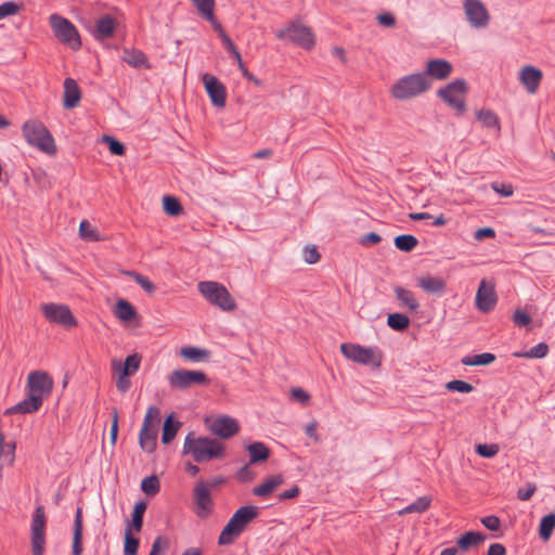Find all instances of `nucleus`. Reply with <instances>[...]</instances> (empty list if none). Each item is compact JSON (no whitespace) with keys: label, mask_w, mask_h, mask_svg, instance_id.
Masks as SVG:
<instances>
[{"label":"nucleus","mask_w":555,"mask_h":555,"mask_svg":"<svg viewBox=\"0 0 555 555\" xmlns=\"http://www.w3.org/2000/svg\"><path fill=\"white\" fill-rule=\"evenodd\" d=\"M259 515L255 505H244L236 509L218 537L219 545L232 544L246 529L247 525Z\"/></svg>","instance_id":"1"},{"label":"nucleus","mask_w":555,"mask_h":555,"mask_svg":"<svg viewBox=\"0 0 555 555\" xmlns=\"http://www.w3.org/2000/svg\"><path fill=\"white\" fill-rule=\"evenodd\" d=\"M223 452V446L215 439L208 437L195 438L193 433H190L184 439L183 453L191 454L197 463L221 457Z\"/></svg>","instance_id":"2"},{"label":"nucleus","mask_w":555,"mask_h":555,"mask_svg":"<svg viewBox=\"0 0 555 555\" xmlns=\"http://www.w3.org/2000/svg\"><path fill=\"white\" fill-rule=\"evenodd\" d=\"M431 88V79L426 74L415 73L399 78L391 87L392 98L405 101L417 98Z\"/></svg>","instance_id":"3"},{"label":"nucleus","mask_w":555,"mask_h":555,"mask_svg":"<svg viewBox=\"0 0 555 555\" xmlns=\"http://www.w3.org/2000/svg\"><path fill=\"white\" fill-rule=\"evenodd\" d=\"M22 132L29 145L37 147L48 155L56 153L54 139L41 121L27 120L22 127Z\"/></svg>","instance_id":"4"},{"label":"nucleus","mask_w":555,"mask_h":555,"mask_svg":"<svg viewBox=\"0 0 555 555\" xmlns=\"http://www.w3.org/2000/svg\"><path fill=\"white\" fill-rule=\"evenodd\" d=\"M49 24L54 37L63 44L77 51L82 42L77 27L66 17L53 13L49 17Z\"/></svg>","instance_id":"5"},{"label":"nucleus","mask_w":555,"mask_h":555,"mask_svg":"<svg viewBox=\"0 0 555 555\" xmlns=\"http://www.w3.org/2000/svg\"><path fill=\"white\" fill-rule=\"evenodd\" d=\"M197 287L206 300L221 310L232 311L236 308L235 299L222 284L215 281H203L198 283Z\"/></svg>","instance_id":"6"},{"label":"nucleus","mask_w":555,"mask_h":555,"mask_svg":"<svg viewBox=\"0 0 555 555\" xmlns=\"http://www.w3.org/2000/svg\"><path fill=\"white\" fill-rule=\"evenodd\" d=\"M160 411L157 406H149L139 434V443L144 452L152 453L157 446V429Z\"/></svg>","instance_id":"7"},{"label":"nucleus","mask_w":555,"mask_h":555,"mask_svg":"<svg viewBox=\"0 0 555 555\" xmlns=\"http://www.w3.org/2000/svg\"><path fill=\"white\" fill-rule=\"evenodd\" d=\"M340 351L345 358L362 365L380 366V354L377 348L365 347L358 344L344 343L340 345Z\"/></svg>","instance_id":"8"},{"label":"nucleus","mask_w":555,"mask_h":555,"mask_svg":"<svg viewBox=\"0 0 555 555\" xmlns=\"http://www.w3.org/2000/svg\"><path fill=\"white\" fill-rule=\"evenodd\" d=\"M467 91V85L464 79H456L446 87L440 88L437 95L449 106L455 108L460 113L465 112L466 104L464 95Z\"/></svg>","instance_id":"9"},{"label":"nucleus","mask_w":555,"mask_h":555,"mask_svg":"<svg viewBox=\"0 0 555 555\" xmlns=\"http://www.w3.org/2000/svg\"><path fill=\"white\" fill-rule=\"evenodd\" d=\"M43 317L50 322L64 328H72L77 325V319L67 305L48 302L41 306Z\"/></svg>","instance_id":"10"},{"label":"nucleus","mask_w":555,"mask_h":555,"mask_svg":"<svg viewBox=\"0 0 555 555\" xmlns=\"http://www.w3.org/2000/svg\"><path fill=\"white\" fill-rule=\"evenodd\" d=\"M279 39H288L304 49H311L314 46V35L312 30L299 23L292 22L284 29L276 33Z\"/></svg>","instance_id":"11"},{"label":"nucleus","mask_w":555,"mask_h":555,"mask_svg":"<svg viewBox=\"0 0 555 555\" xmlns=\"http://www.w3.org/2000/svg\"><path fill=\"white\" fill-rule=\"evenodd\" d=\"M168 383L171 388L184 390L194 385L208 383L207 375L202 371L175 370L168 375Z\"/></svg>","instance_id":"12"},{"label":"nucleus","mask_w":555,"mask_h":555,"mask_svg":"<svg viewBox=\"0 0 555 555\" xmlns=\"http://www.w3.org/2000/svg\"><path fill=\"white\" fill-rule=\"evenodd\" d=\"M463 8L472 27L480 29L489 25V12L480 0H464Z\"/></svg>","instance_id":"13"},{"label":"nucleus","mask_w":555,"mask_h":555,"mask_svg":"<svg viewBox=\"0 0 555 555\" xmlns=\"http://www.w3.org/2000/svg\"><path fill=\"white\" fill-rule=\"evenodd\" d=\"M53 388V379L47 373L42 371H33L28 374L27 377V389L28 392L39 396L44 399V397L49 396Z\"/></svg>","instance_id":"14"},{"label":"nucleus","mask_w":555,"mask_h":555,"mask_svg":"<svg viewBox=\"0 0 555 555\" xmlns=\"http://www.w3.org/2000/svg\"><path fill=\"white\" fill-rule=\"evenodd\" d=\"M202 81L211 103L217 107H223L227 101V91L223 83L211 74H203Z\"/></svg>","instance_id":"15"},{"label":"nucleus","mask_w":555,"mask_h":555,"mask_svg":"<svg viewBox=\"0 0 555 555\" xmlns=\"http://www.w3.org/2000/svg\"><path fill=\"white\" fill-rule=\"evenodd\" d=\"M209 429L219 438L229 439L238 433L240 425L235 418L228 415H221L211 422Z\"/></svg>","instance_id":"16"},{"label":"nucleus","mask_w":555,"mask_h":555,"mask_svg":"<svg viewBox=\"0 0 555 555\" xmlns=\"http://www.w3.org/2000/svg\"><path fill=\"white\" fill-rule=\"evenodd\" d=\"M194 501L196 504V515L199 518H206L212 511V500L209 488L206 483L199 482L194 488Z\"/></svg>","instance_id":"17"},{"label":"nucleus","mask_w":555,"mask_h":555,"mask_svg":"<svg viewBox=\"0 0 555 555\" xmlns=\"http://www.w3.org/2000/svg\"><path fill=\"white\" fill-rule=\"evenodd\" d=\"M30 544H46V514L41 505L36 507L33 514Z\"/></svg>","instance_id":"18"},{"label":"nucleus","mask_w":555,"mask_h":555,"mask_svg":"<svg viewBox=\"0 0 555 555\" xmlns=\"http://www.w3.org/2000/svg\"><path fill=\"white\" fill-rule=\"evenodd\" d=\"M496 299L493 285L482 280L476 294L477 308L482 312H489L494 308Z\"/></svg>","instance_id":"19"},{"label":"nucleus","mask_w":555,"mask_h":555,"mask_svg":"<svg viewBox=\"0 0 555 555\" xmlns=\"http://www.w3.org/2000/svg\"><path fill=\"white\" fill-rule=\"evenodd\" d=\"M542 77V72L532 65H526L519 72V81L530 94L538 91Z\"/></svg>","instance_id":"20"},{"label":"nucleus","mask_w":555,"mask_h":555,"mask_svg":"<svg viewBox=\"0 0 555 555\" xmlns=\"http://www.w3.org/2000/svg\"><path fill=\"white\" fill-rule=\"evenodd\" d=\"M116 21L108 14L102 15L95 21L94 27L90 30L93 38L104 41L113 37L116 29Z\"/></svg>","instance_id":"21"},{"label":"nucleus","mask_w":555,"mask_h":555,"mask_svg":"<svg viewBox=\"0 0 555 555\" xmlns=\"http://www.w3.org/2000/svg\"><path fill=\"white\" fill-rule=\"evenodd\" d=\"M452 73V64L442 59H434L427 62L426 70L422 74H426L429 79L444 80Z\"/></svg>","instance_id":"22"},{"label":"nucleus","mask_w":555,"mask_h":555,"mask_svg":"<svg viewBox=\"0 0 555 555\" xmlns=\"http://www.w3.org/2000/svg\"><path fill=\"white\" fill-rule=\"evenodd\" d=\"M81 99V91L77 81L73 78L64 80V96L63 106L67 109L74 108L78 105Z\"/></svg>","instance_id":"23"},{"label":"nucleus","mask_w":555,"mask_h":555,"mask_svg":"<svg viewBox=\"0 0 555 555\" xmlns=\"http://www.w3.org/2000/svg\"><path fill=\"white\" fill-rule=\"evenodd\" d=\"M42 403V398L28 392L27 398L8 409L7 413L30 414L38 411Z\"/></svg>","instance_id":"24"},{"label":"nucleus","mask_w":555,"mask_h":555,"mask_svg":"<svg viewBox=\"0 0 555 555\" xmlns=\"http://www.w3.org/2000/svg\"><path fill=\"white\" fill-rule=\"evenodd\" d=\"M82 509L77 507L74 519L73 555H81L82 547Z\"/></svg>","instance_id":"25"},{"label":"nucleus","mask_w":555,"mask_h":555,"mask_svg":"<svg viewBox=\"0 0 555 555\" xmlns=\"http://www.w3.org/2000/svg\"><path fill=\"white\" fill-rule=\"evenodd\" d=\"M417 285L427 294H442L447 287L443 279L431 275L420 278Z\"/></svg>","instance_id":"26"},{"label":"nucleus","mask_w":555,"mask_h":555,"mask_svg":"<svg viewBox=\"0 0 555 555\" xmlns=\"http://www.w3.org/2000/svg\"><path fill=\"white\" fill-rule=\"evenodd\" d=\"M284 482L281 475H274L267 478L262 483L253 489V493L257 496L264 498L272 493L278 487Z\"/></svg>","instance_id":"27"},{"label":"nucleus","mask_w":555,"mask_h":555,"mask_svg":"<svg viewBox=\"0 0 555 555\" xmlns=\"http://www.w3.org/2000/svg\"><path fill=\"white\" fill-rule=\"evenodd\" d=\"M246 449L249 453L250 464L264 462L270 456V450L263 442H253Z\"/></svg>","instance_id":"28"},{"label":"nucleus","mask_w":555,"mask_h":555,"mask_svg":"<svg viewBox=\"0 0 555 555\" xmlns=\"http://www.w3.org/2000/svg\"><path fill=\"white\" fill-rule=\"evenodd\" d=\"M122 61L126 62L129 66L134 67V68H141V67L149 68L150 67L146 55L142 51L134 50V49L133 50L126 49L124 51Z\"/></svg>","instance_id":"29"},{"label":"nucleus","mask_w":555,"mask_h":555,"mask_svg":"<svg viewBox=\"0 0 555 555\" xmlns=\"http://www.w3.org/2000/svg\"><path fill=\"white\" fill-rule=\"evenodd\" d=\"M181 426L180 422H175L173 414H170L166 417L164 425H163V434H162V441L165 444H168L173 440L176 437L179 428Z\"/></svg>","instance_id":"30"},{"label":"nucleus","mask_w":555,"mask_h":555,"mask_svg":"<svg viewBox=\"0 0 555 555\" xmlns=\"http://www.w3.org/2000/svg\"><path fill=\"white\" fill-rule=\"evenodd\" d=\"M180 354L192 362L206 361L209 358V351L203 348L186 346L181 348Z\"/></svg>","instance_id":"31"},{"label":"nucleus","mask_w":555,"mask_h":555,"mask_svg":"<svg viewBox=\"0 0 555 555\" xmlns=\"http://www.w3.org/2000/svg\"><path fill=\"white\" fill-rule=\"evenodd\" d=\"M431 504V498L428 495L420 496L417 500L399 511V515L426 512Z\"/></svg>","instance_id":"32"},{"label":"nucleus","mask_w":555,"mask_h":555,"mask_svg":"<svg viewBox=\"0 0 555 555\" xmlns=\"http://www.w3.org/2000/svg\"><path fill=\"white\" fill-rule=\"evenodd\" d=\"M495 361V356L491 352H483L474 356H465L461 363L466 366L489 365Z\"/></svg>","instance_id":"33"},{"label":"nucleus","mask_w":555,"mask_h":555,"mask_svg":"<svg viewBox=\"0 0 555 555\" xmlns=\"http://www.w3.org/2000/svg\"><path fill=\"white\" fill-rule=\"evenodd\" d=\"M115 314L119 320L128 322L135 317L137 311L129 301L119 299L116 304Z\"/></svg>","instance_id":"34"},{"label":"nucleus","mask_w":555,"mask_h":555,"mask_svg":"<svg viewBox=\"0 0 555 555\" xmlns=\"http://www.w3.org/2000/svg\"><path fill=\"white\" fill-rule=\"evenodd\" d=\"M395 294L401 305L408 307L410 310L415 311L418 309L420 304L414 297L413 293L403 287H396Z\"/></svg>","instance_id":"35"},{"label":"nucleus","mask_w":555,"mask_h":555,"mask_svg":"<svg viewBox=\"0 0 555 555\" xmlns=\"http://www.w3.org/2000/svg\"><path fill=\"white\" fill-rule=\"evenodd\" d=\"M485 540V535L480 532L475 531H468L461 535V538L457 540V546L466 551L473 545H477L481 543Z\"/></svg>","instance_id":"36"},{"label":"nucleus","mask_w":555,"mask_h":555,"mask_svg":"<svg viewBox=\"0 0 555 555\" xmlns=\"http://www.w3.org/2000/svg\"><path fill=\"white\" fill-rule=\"evenodd\" d=\"M555 529V513H551L542 517L539 526V535L542 540L547 541Z\"/></svg>","instance_id":"37"},{"label":"nucleus","mask_w":555,"mask_h":555,"mask_svg":"<svg viewBox=\"0 0 555 555\" xmlns=\"http://www.w3.org/2000/svg\"><path fill=\"white\" fill-rule=\"evenodd\" d=\"M393 243L399 250L409 253L417 246L418 241L412 234H401L395 237Z\"/></svg>","instance_id":"38"},{"label":"nucleus","mask_w":555,"mask_h":555,"mask_svg":"<svg viewBox=\"0 0 555 555\" xmlns=\"http://www.w3.org/2000/svg\"><path fill=\"white\" fill-rule=\"evenodd\" d=\"M146 511V503L143 501L137 502L132 512L131 524L129 528H133L137 532H140L143 526V516Z\"/></svg>","instance_id":"39"},{"label":"nucleus","mask_w":555,"mask_h":555,"mask_svg":"<svg viewBox=\"0 0 555 555\" xmlns=\"http://www.w3.org/2000/svg\"><path fill=\"white\" fill-rule=\"evenodd\" d=\"M125 274L132 278L149 295H153L155 293L156 286L147 276L135 271H126Z\"/></svg>","instance_id":"40"},{"label":"nucleus","mask_w":555,"mask_h":555,"mask_svg":"<svg viewBox=\"0 0 555 555\" xmlns=\"http://www.w3.org/2000/svg\"><path fill=\"white\" fill-rule=\"evenodd\" d=\"M387 324L395 331H404L410 324V319L403 313H391L387 318Z\"/></svg>","instance_id":"41"},{"label":"nucleus","mask_w":555,"mask_h":555,"mask_svg":"<svg viewBox=\"0 0 555 555\" xmlns=\"http://www.w3.org/2000/svg\"><path fill=\"white\" fill-rule=\"evenodd\" d=\"M163 208L164 211L171 217L179 216L182 212V206L180 202L170 195H165L163 197Z\"/></svg>","instance_id":"42"},{"label":"nucleus","mask_w":555,"mask_h":555,"mask_svg":"<svg viewBox=\"0 0 555 555\" xmlns=\"http://www.w3.org/2000/svg\"><path fill=\"white\" fill-rule=\"evenodd\" d=\"M140 541L131 533V528L127 527L125 531L124 555H137Z\"/></svg>","instance_id":"43"},{"label":"nucleus","mask_w":555,"mask_h":555,"mask_svg":"<svg viewBox=\"0 0 555 555\" xmlns=\"http://www.w3.org/2000/svg\"><path fill=\"white\" fill-rule=\"evenodd\" d=\"M477 119L487 128H499V118L491 109H480L477 112Z\"/></svg>","instance_id":"44"},{"label":"nucleus","mask_w":555,"mask_h":555,"mask_svg":"<svg viewBox=\"0 0 555 555\" xmlns=\"http://www.w3.org/2000/svg\"><path fill=\"white\" fill-rule=\"evenodd\" d=\"M140 363H141V357L139 354H137V353L129 354V356H127V358L125 360V363H124L122 369L120 370V373H122L124 375H128V376L133 375L139 370Z\"/></svg>","instance_id":"45"},{"label":"nucleus","mask_w":555,"mask_h":555,"mask_svg":"<svg viewBox=\"0 0 555 555\" xmlns=\"http://www.w3.org/2000/svg\"><path fill=\"white\" fill-rule=\"evenodd\" d=\"M159 488V480L155 475L145 477L141 482V490L147 495H155Z\"/></svg>","instance_id":"46"},{"label":"nucleus","mask_w":555,"mask_h":555,"mask_svg":"<svg viewBox=\"0 0 555 555\" xmlns=\"http://www.w3.org/2000/svg\"><path fill=\"white\" fill-rule=\"evenodd\" d=\"M202 17L212 18L215 0H191Z\"/></svg>","instance_id":"47"},{"label":"nucleus","mask_w":555,"mask_h":555,"mask_svg":"<svg viewBox=\"0 0 555 555\" xmlns=\"http://www.w3.org/2000/svg\"><path fill=\"white\" fill-rule=\"evenodd\" d=\"M475 451L481 457L491 459L499 453L500 448L496 443H483L476 446Z\"/></svg>","instance_id":"48"},{"label":"nucleus","mask_w":555,"mask_h":555,"mask_svg":"<svg viewBox=\"0 0 555 555\" xmlns=\"http://www.w3.org/2000/svg\"><path fill=\"white\" fill-rule=\"evenodd\" d=\"M79 234L86 241H90V242L99 241L98 232L92 228L90 222H88L87 220H83L80 222Z\"/></svg>","instance_id":"49"},{"label":"nucleus","mask_w":555,"mask_h":555,"mask_svg":"<svg viewBox=\"0 0 555 555\" xmlns=\"http://www.w3.org/2000/svg\"><path fill=\"white\" fill-rule=\"evenodd\" d=\"M447 389L450 391H456L462 393H469L474 390V386L467 382L461 379H454L446 385Z\"/></svg>","instance_id":"50"},{"label":"nucleus","mask_w":555,"mask_h":555,"mask_svg":"<svg viewBox=\"0 0 555 555\" xmlns=\"http://www.w3.org/2000/svg\"><path fill=\"white\" fill-rule=\"evenodd\" d=\"M103 141L107 143L108 150L113 155L122 156L126 152L125 145L113 137L104 135Z\"/></svg>","instance_id":"51"},{"label":"nucleus","mask_w":555,"mask_h":555,"mask_svg":"<svg viewBox=\"0 0 555 555\" xmlns=\"http://www.w3.org/2000/svg\"><path fill=\"white\" fill-rule=\"evenodd\" d=\"M15 450H16V443L11 441L5 443L3 440V452H2V461L9 465L13 466L15 462Z\"/></svg>","instance_id":"52"},{"label":"nucleus","mask_w":555,"mask_h":555,"mask_svg":"<svg viewBox=\"0 0 555 555\" xmlns=\"http://www.w3.org/2000/svg\"><path fill=\"white\" fill-rule=\"evenodd\" d=\"M20 10V5L14 1H7L0 4V21L16 14Z\"/></svg>","instance_id":"53"},{"label":"nucleus","mask_w":555,"mask_h":555,"mask_svg":"<svg viewBox=\"0 0 555 555\" xmlns=\"http://www.w3.org/2000/svg\"><path fill=\"white\" fill-rule=\"evenodd\" d=\"M528 351V359H542L548 353V346L545 343H539Z\"/></svg>","instance_id":"54"},{"label":"nucleus","mask_w":555,"mask_h":555,"mask_svg":"<svg viewBox=\"0 0 555 555\" xmlns=\"http://www.w3.org/2000/svg\"><path fill=\"white\" fill-rule=\"evenodd\" d=\"M302 257L307 263L313 264L319 261L320 254L315 246H306L302 251Z\"/></svg>","instance_id":"55"},{"label":"nucleus","mask_w":555,"mask_h":555,"mask_svg":"<svg viewBox=\"0 0 555 555\" xmlns=\"http://www.w3.org/2000/svg\"><path fill=\"white\" fill-rule=\"evenodd\" d=\"M513 322H514L517 326H519V327H524V326H527V325H529V324H530V322H531V317H530L527 312H525V311H522V310H520V309H517V310L514 312V314H513Z\"/></svg>","instance_id":"56"},{"label":"nucleus","mask_w":555,"mask_h":555,"mask_svg":"<svg viewBox=\"0 0 555 555\" xmlns=\"http://www.w3.org/2000/svg\"><path fill=\"white\" fill-rule=\"evenodd\" d=\"M481 524L490 531H498L501 527L500 518L494 515L482 517Z\"/></svg>","instance_id":"57"},{"label":"nucleus","mask_w":555,"mask_h":555,"mask_svg":"<svg viewBox=\"0 0 555 555\" xmlns=\"http://www.w3.org/2000/svg\"><path fill=\"white\" fill-rule=\"evenodd\" d=\"M491 188H492V190H493L495 193H498V194H500V195H502V196H504V197L512 196V195H513V193H514V189H513L512 184L500 183V182H493V183L491 184Z\"/></svg>","instance_id":"58"},{"label":"nucleus","mask_w":555,"mask_h":555,"mask_svg":"<svg viewBox=\"0 0 555 555\" xmlns=\"http://www.w3.org/2000/svg\"><path fill=\"white\" fill-rule=\"evenodd\" d=\"M292 398L301 403L302 405L308 404L310 400L309 393L300 387L292 389Z\"/></svg>","instance_id":"59"},{"label":"nucleus","mask_w":555,"mask_h":555,"mask_svg":"<svg viewBox=\"0 0 555 555\" xmlns=\"http://www.w3.org/2000/svg\"><path fill=\"white\" fill-rule=\"evenodd\" d=\"M382 241V236L375 232H370L362 235L359 240V243L362 246H370L374 244H378Z\"/></svg>","instance_id":"60"},{"label":"nucleus","mask_w":555,"mask_h":555,"mask_svg":"<svg viewBox=\"0 0 555 555\" xmlns=\"http://www.w3.org/2000/svg\"><path fill=\"white\" fill-rule=\"evenodd\" d=\"M220 38H221L222 43L224 44L225 49L231 54V56L240 57V51L237 50V48L235 47V44L233 43L231 38L225 33H222Z\"/></svg>","instance_id":"61"},{"label":"nucleus","mask_w":555,"mask_h":555,"mask_svg":"<svg viewBox=\"0 0 555 555\" xmlns=\"http://www.w3.org/2000/svg\"><path fill=\"white\" fill-rule=\"evenodd\" d=\"M131 382L129 380L128 375H124L122 373L119 372V376L116 380V388L120 392L125 393L129 390Z\"/></svg>","instance_id":"62"},{"label":"nucleus","mask_w":555,"mask_h":555,"mask_svg":"<svg viewBox=\"0 0 555 555\" xmlns=\"http://www.w3.org/2000/svg\"><path fill=\"white\" fill-rule=\"evenodd\" d=\"M535 490H537V487L532 483H529L526 489H524V488L518 489L517 498L521 501H528L533 495Z\"/></svg>","instance_id":"63"},{"label":"nucleus","mask_w":555,"mask_h":555,"mask_svg":"<svg viewBox=\"0 0 555 555\" xmlns=\"http://www.w3.org/2000/svg\"><path fill=\"white\" fill-rule=\"evenodd\" d=\"M377 21L380 25L386 27H392L396 24V18L391 13H382L377 15Z\"/></svg>","instance_id":"64"}]
</instances>
